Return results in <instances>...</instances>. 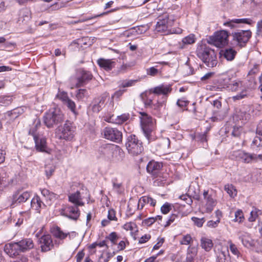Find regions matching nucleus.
<instances>
[{"mask_svg":"<svg viewBox=\"0 0 262 262\" xmlns=\"http://www.w3.org/2000/svg\"><path fill=\"white\" fill-rule=\"evenodd\" d=\"M39 243L40 245L41 251L43 252L50 250L53 246L51 236L49 234L42 236L39 239Z\"/></svg>","mask_w":262,"mask_h":262,"instance_id":"obj_17","label":"nucleus"},{"mask_svg":"<svg viewBox=\"0 0 262 262\" xmlns=\"http://www.w3.org/2000/svg\"><path fill=\"white\" fill-rule=\"evenodd\" d=\"M107 217L110 221L117 220V218L115 215V211L113 209L108 210Z\"/></svg>","mask_w":262,"mask_h":262,"instance_id":"obj_62","label":"nucleus"},{"mask_svg":"<svg viewBox=\"0 0 262 262\" xmlns=\"http://www.w3.org/2000/svg\"><path fill=\"white\" fill-rule=\"evenodd\" d=\"M106 238L109 239L113 245H115L119 239V236L116 232H113L106 237Z\"/></svg>","mask_w":262,"mask_h":262,"instance_id":"obj_45","label":"nucleus"},{"mask_svg":"<svg viewBox=\"0 0 262 262\" xmlns=\"http://www.w3.org/2000/svg\"><path fill=\"white\" fill-rule=\"evenodd\" d=\"M155 30L158 32H163L164 31V18L160 17L157 22Z\"/></svg>","mask_w":262,"mask_h":262,"instance_id":"obj_43","label":"nucleus"},{"mask_svg":"<svg viewBox=\"0 0 262 262\" xmlns=\"http://www.w3.org/2000/svg\"><path fill=\"white\" fill-rule=\"evenodd\" d=\"M235 21H236V24H251L253 23L252 20L250 18L236 19Z\"/></svg>","mask_w":262,"mask_h":262,"instance_id":"obj_59","label":"nucleus"},{"mask_svg":"<svg viewBox=\"0 0 262 262\" xmlns=\"http://www.w3.org/2000/svg\"><path fill=\"white\" fill-rule=\"evenodd\" d=\"M51 232L54 236L60 239L66 238L69 234V233H64L61 229L57 226L52 228Z\"/></svg>","mask_w":262,"mask_h":262,"instance_id":"obj_29","label":"nucleus"},{"mask_svg":"<svg viewBox=\"0 0 262 262\" xmlns=\"http://www.w3.org/2000/svg\"><path fill=\"white\" fill-rule=\"evenodd\" d=\"M30 197V193L29 191H25L21 193L19 192L15 193L13 195V200L15 202L19 203L25 202Z\"/></svg>","mask_w":262,"mask_h":262,"instance_id":"obj_24","label":"nucleus"},{"mask_svg":"<svg viewBox=\"0 0 262 262\" xmlns=\"http://www.w3.org/2000/svg\"><path fill=\"white\" fill-rule=\"evenodd\" d=\"M21 15L24 17V20H25V18L29 19L31 17V12L28 9H24L21 11Z\"/></svg>","mask_w":262,"mask_h":262,"instance_id":"obj_55","label":"nucleus"},{"mask_svg":"<svg viewBox=\"0 0 262 262\" xmlns=\"http://www.w3.org/2000/svg\"><path fill=\"white\" fill-rule=\"evenodd\" d=\"M124 228L127 230L134 231L136 230V225L133 222L127 223L124 225Z\"/></svg>","mask_w":262,"mask_h":262,"instance_id":"obj_53","label":"nucleus"},{"mask_svg":"<svg viewBox=\"0 0 262 262\" xmlns=\"http://www.w3.org/2000/svg\"><path fill=\"white\" fill-rule=\"evenodd\" d=\"M45 168L46 176L48 178H49L54 172L55 167L53 166H47Z\"/></svg>","mask_w":262,"mask_h":262,"instance_id":"obj_52","label":"nucleus"},{"mask_svg":"<svg viewBox=\"0 0 262 262\" xmlns=\"http://www.w3.org/2000/svg\"><path fill=\"white\" fill-rule=\"evenodd\" d=\"M31 205L32 208L37 211H39L42 206H45V204L42 203L38 196H35L32 199Z\"/></svg>","mask_w":262,"mask_h":262,"instance_id":"obj_31","label":"nucleus"},{"mask_svg":"<svg viewBox=\"0 0 262 262\" xmlns=\"http://www.w3.org/2000/svg\"><path fill=\"white\" fill-rule=\"evenodd\" d=\"M176 255L174 254L170 253L167 255L165 260L166 262H176Z\"/></svg>","mask_w":262,"mask_h":262,"instance_id":"obj_63","label":"nucleus"},{"mask_svg":"<svg viewBox=\"0 0 262 262\" xmlns=\"http://www.w3.org/2000/svg\"><path fill=\"white\" fill-rule=\"evenodd\" d=\"M97 63L100 68L107 71L112 70L115 68L116 64V61L113 59H104L102 58L97 60Z\"/></svg>","mask_w":262,"mask_h":262,"instance_id":"obj_19","label":"nucleus"},{"mask_svg":"<svg viewBox=\"0 0 262 262\" xmlns=\"http://www.w3.org/2000/svg\"><path fill=\"white\" fill-rule=\"evenodd\" d=\"M200 245L205 251L209 252L212 249L213 244L210 238L204 236L200 239Z\"/></svg>","mask_w":262,"mask_h":262,"instance_id":"obj_23","label":"nucleus"},{"mask_svg":"<svg viewBox=\"0 0 262 262\" xmlns=\"http://www.w3.org/2000/svg\"><path fill=\"white\" fill-rule=\"evenodd\" d=\"M174 210V206L172 204L165 203V214L169 213L170 211Z\"/></svg>","mask_w":262,"mask_h":262,"instance_id":"obj_57","label":"nucleus"},{"mask_svg":"<svg viewBox=\"0 0 262 262\" xmlns=\"http://www.w3.org/2000/svg\"><path fill=\"white\" fill-rule=\"evenodd\" d=\"M193 242L191 236L189 234L184 235L181 240V244L182 245H188Z\"/></svg>","mask_w":262,"mask_h":262,"instance_id":"obj_47","label":"nucleus"},{"mask_svg":"<svg viewBox=\"0 0 262 262\" xmlns=\"http://www.w3.org/2000/svg\"><path fill=\"white\" fill-rule=\"evenodd\" d=\"M149 94H154L156 95H164V86L163 85L155 87L151 89L148 91Z\"/></svg>","mask_w":262,"mask_h":262,"instance_id":"obj_35","label":"nucleus"},{"mask_svg":"<svg viewBox=\"0 0 262 262\" xmlns=\"http://www.w3.org/2000/svg\"><path fill=\"white\" fill-rule=\"evenodd\" d=\"M262 146V136H256L253 140L251 146L253 149Z\"/></svg>","mask_w":262,"mask_h":262,"instance_id":"obj_41","label":"nucleus"},{"mask_svg":"<svg viewBox=\"0 0 262 262\" xmlns=\"http://www.w3.org/2000/svg\"><path fill=\"white\" fill-rule=\"evenodd\" d=\"M176 262H188L186 256L184 255H182L180 253H178L176 255Z\"/></svg>","mask_w":262,"mask_h":262,"instance_id":"obj_61","label":"nucleus"},{"mask_svg":"<svg viewBox=\"0 0 262 262\" xmlns=\"http://www.w3.org/2000/svg\"><path fill=\"white\" fill-rule=\"evenodd\" d=\"M256 34L258 35H262V20L258 21L257 24Z\"/></svg>","mask_w":262,"mask_h":262,"instance_id":"obj_64","label":"nucleus"},{"mask_svg":"<svg viewBox=\"0 0 262 262\" xmlns=\"http://www.w3.org/2000/svg\"><path fill=\"white\" fill-rule=\"evenodd\" d=\"M29 133L33 136L35 143V148L37 151L48 154L50 153L51 149L48 147L46 139L45 137L36 135L33 130H31Z\"/></svg>","mask_w":262,"mask_h":262,"instance_id":"obj_11","label":"nucleus"},{"mask_svg":"<svg viewBox=\"0 0 262 262\" xmlns=\"http://www.w3.org/2000/svg\"><path fill=\"white\" fill-rule=\"evenodd\" d=\"M228 37L229 34L227 31L221 30L215 32L213 35L210 36L208 39V42L216 47L221 48L227 45Z\"/></svg>","mask_w":262,"mask_h":262,"instance_id":"obj_6","label":"nucleus"},{"mask_svg":"<svg viewBox=\"0 0 262 262\" xmlns=\"http://www.w3.org/2000/svg\"><path fill=\"white\" fill-rule=\"evenodd\" d=\"M198 248L195 246H189L187 249L186 257L188 262H193L194 258L196 256Z\"/></svg>","mask_w":262,"mask_h":262,"instance_id":"obj_26","label":"nucleus"},{"mask_svg":"<svg viewBox=\"0 0 262 262\" xmlns=\"http://www.w3.org/2000/svg\"><path fill=\"white\" fill-rule=\"evenodd\" d=\"M112 183L113 186V189L118 193H120V188L122 186V184L117 182V179H114L112 180Z\"/></svg>","mask_w":262,"mask_h":262,"instance_id":"obj_51","label":"nucleus"},{"mask_svg":"<svg viewBox=\"0 0 262 262\" xmlns=\"http://www.w3.org/2000/svg\"><path fill=\"white\" fill-rule=\"evenodd\" d=\"M204 202L202 210L204 213H210L217 204L215 192L212 190H204L203 192Z\"/></svg>","mask_w":262,"mask_h":262,"instance_id":"obj_5","label":"nucleus"},{"mask_svg":"<svg viewBox=\"0 0 262 262\" xmlns=\"http://www.w3.org/2000/svg\"><path fill=\"white\" fill-rule=\"evenodd\" d=\"M130 116L129 114H123L116 117L112 115L110 118L104 119V120L108 122L115 123L116 124H121L127 122L129 119Z\"/></svg>","mask_w":262,"mask_h":262,"instance_id":"obj_20","label":"nucleus"},{"mask_svg":"<svg viewBox=\"0 0 262 262\" xmlns=\"http://www.w3.org/2000/svg\"><path fill=\"white\" fill-rule=\"evenodd\" d=\"M163 163L162 162H158L155 161H150L146 166L147 171L150 173L155 178H162Z\"/></svg>","mask_w":262,"mask_h":262,"instance_id":"obj_12","label":"nucleus"},{"mask_svg":"<svg viewBox=\"0 0 262 262\" xmlns=\"http://www.w3.org/2000/svg\"><path fill=\"white\" fill-rule=\"evenodd\" d=\"M231 157L233 159L245 163L262 161V154H250L242 150L233 151Z\"/></svg>","mask_w":262,"mask_h":262,"instance_id":"obj_4","label":"nucleus"},{"mask_svg":"<svg viewBox=\"0 0 262 262\" xmlns=\"http://www.w3.org/2000/svg\"><path fill=\"white\" fill-rule=\"evenodd\" d=\"M261 212L260 210L254 208L250 212V216L248 218V221L250 222H254L258 216L261 215Z\"/></svg>","mask_w":262,"mask_h":262,"instance_id":"obj_36","label":"nucleus"},{"mask_svg":"<svg viewBox=\"0 0 262 262\" xmlns=\"http://www.w3.org/2000/svg\"><path fill=\"white\" fill-rule=\"evenodd\" d=\"M81 199L80 193L78 191L69 196V201L77 206L83 205L84 203L80 201Z\"/></svg>","mask_w":262,"mask_h":262,"instance_id":"obj_28","label":"nucleus"},{"mask_svg":"<svg viewBox=\"0 0 262 262\" xmlns=\"http://www.w3.org/2000/svg\"><path fill=\"white\" fill-rule=\"evenodd\" d=\"M191 220L193 221L194 224L198 227H202L205 222L204 217L198 218L196 217H192Z\"/></svg>","mask_w":262,"mask_h":262,"instance_id":"obj_44","label":"nucleus"},{"mask_svg":"<svg viewBox=\"0 0 262 262\" xmlns=\"http://www.w3.org/2000/svg\"><path fill=\"white\" fill-rule=\"evenodd\" d=\"M228 88L231 91L237 93L232 98L234 101L247 98L251 95V89L247 87L241 81H233L228 85Z\"/></svg>","mask_w":262,"mask_h":262,"instance_id":"obj_3","label":"nucleus"},{"mask_svg":"<svg viewBox=\"0 0 262 262\" xmlns=\"http://www.w3.org/2000/svg\"><path fill=\"white\" fill-rule=\"evenodd\" d=\"M88 95V92L85 89H79L76 94V97L78 100H82Z\"/></svg>","mask_w":262,"mask_h":262,"instance_id":"obj_42","label":"nucleus"},{"mask_svg":"<svg viewBox=\"0 0 262 262\" xmlns=\"http://www.w3.org/2000/svg\"><path fill=\"white\" fill-rule=\"evenodd\" d=\"M177 215L176 214L172 213L168 218L167 221L166 222V224H165V227L169 226L171 225L172 223H173L175 220L177 219Z\"/></svg>","mask_w":262,"mask_h":262,"instance_id":"obj_58","label":"nucleus"},{"mask_svg":"<svg viewBox=\"0 0 262 262\" xmlns=\"http://www.w3.org/2000/svg\"><path fill=\"white\" fill-rule=\"evenodd\" d=\"M66 105L71 112L75 114L76 113V104L70 98L63 103Z\"/></svg>","mask_w":262,"mask_h":262,"instance_id":"obj_40","label":"nucleus"},{"mask_svg":"<svg viewBox=\"0 0 262 262\" xmlns=\"http://www.w3.org/2000/svg\"><path fill=\"white\" fill-rule=\"evenodd\" d=\"M42 195L45 198L47 201V203L48 205H50V202L54 201L56 200L58 198V195L52 192H50L47 189H43L41 190Z\"/></svg>","mask_w":262,"mask_h":262,"instance_id":"obj_25","label":"nucleus"},{"mask_svg":"<svg viewBox=\"0 0 262 262\" xmlns=\"http://www.w3.org/2000/svg\"><path fill=\"white\" fill-rule=\"evenodd\" d=\"M238 117L242 122L245 123L250 118V115L245 111H241L238 115Z\"/></svg>","mask_w":262,"mask_h":262,"instance_id":"obj_49","label":"nucleus"},{"mask_svg":"<svg viewBox=\"0 0 262 262\" xmlns=\"http://www.w3.org/2000/svg\"><path fill=\"white\" fill-rule=\"evenodd\" d=\"M224 190L231 198H234L237 195V190L232 184H228L225 185Z\"/></svg>","mask_w":262,"mask_h":262,"instance_id":"obj_32","label":"nucleus"},{"mask_svg":"<svg viewBox=\"0 0 262 262\" xmlns=\"http://www.w3.org/2000/svg\"><path fill=\"white\" fill-rule=\"evenodd\" d=\"M220 222V219H217L216 221L210 220L207 222V226L209 228H214L217 227L219 223Z\"/></svg>","mask_w":262,"mask_h":262,"instance_id":"obj_54","label":"nucleus"},{"mask_svg":"<svg viewBox=\"0 0 262 262\" xmlns=\"http://www.w3.org/2000/svg\"><path fill=\"white\" fill-rule=\"evenodd\" d=\"M124 92V90H119L116 91L114 94V95H112V100L110 101V104H109V107H110V111H114L115 110L114 102V101H113V99L114 98H119L120 96H121L122 95V94H123Z\"/></svg>","mask_w":262,"mask_h":262,"instance_id":"obj_33","label":"nucleus"},{"mask_svg":"<svg viewBox=\"0 0 262 262\" xmlns=\"http://www.w3.org/2000/svg\"><path fill=\"white\" fill-rule=\"evenodd\" d=\"M100 152L105 157L110 158L112 154L115 153H118L120 156V159L122 160L124 154L120 149H114V146L111 144H105L101 146L100 148Z\"/></svg>","mask_w":262,"mask_h":262,"instance_id":"obj_16","label":"nucleus"},{"mask_svg":"<svg viewBox=\"0 0 262 262\" xmlns=\"http://www.w3.org/2000/svg\"><path fill=\"white\" fill-rule=\"evenodd\" d=\"M60 213L71 220H77L80 215V211L77 206H67L61 209Z\"/></svg>","mask_w":262,"mask_h":262,"instance_id":"obj_14","label":"nucleus"},{"mask_svg":"<svg viewBox=\"0 0 262 262\" xmlns=\"http://www.w3.org/2000/svg\"><path fill=\"white\" fill-rule=\"evenodd\" d=\"M156 203V201L152 198L147 196H144L141 198L139 200L138 208H139L140 205H141V208H142L145 204H149L150 205L154 206H155Z\"/></svg>","mask_w":262,"mask_h":262,"instance_id":"obj_30","label":"nucleus"},{"mask_svg":"<svg viewBox=\"0 0 262 262\" xmlns=\"http://www.w3.org/2000/svg\"><path fill=\"white\" fill-rule=\"evenodd\" d=\"M251 36V32L249 30L241 31L233 34V40L236 41V45L244 46Z\"/></svg>","mask_w":262,"mask_h":262,"instance_id":"obj_13","label":"nucleus"},{"mask_svg":"<svg viewBox=\"0 0 262 262\" xmlns=\"http://www.w3.org/2000/svg\"><path fill=\"white\" fill-rule=\"evenodd\" d=\"M239 239L241 241L243 245L247 248H250L253 245V241L250 236V234L247 232H244L239 231L238 232Z\"/></svg>","mask_w":262,"mask_h":262,"instance_id":"obj_21","label":"nucleus"},{"mask_svg":"<svg viewBox=\"0 0 262 262\" xmlns=\"http://www.w3.org/2000/svg\"><path fill=\"white\" fill-rule=\"evenodd\" d=\"M63 120V114L58 107L50 109L43 116L44 124L48 128L53 127L55 125L61 123Z\"/></svg>","mask_w":262,"mask_h":262,"instance_id":"obj_2","label":"nucleus"},{"mask_svg":"<svg viewBox=\"0 0 262 262\" xmlns=\"http://www.w3.org/2000/svg\"><path fill=\"white\" fill-rule=\"evenodd\" d=\"M56 135L59 139L71 140L75 136V128L69 121H66L63 126L56 129Z\"/></svg>","mask_w":262,"mask_h":262,"instance_id":"obj_7","label":"nucleus"},{"mask_svg":"<svg viewBox=\"0 0 262 262\" xmlns=\"http://www.w3.org/2000/svg\"><path fill=\"white\" fill-rule=\"evenodd\" d=\"M92 77L90 72L82 71L80 72V75L77 77L71 78V82L73 86L78 88L82 85L86 81L91 80Z\"/></svg>","mask_w":262,"mask_h":262,"instance_id":"obj_15","label":"nucleus"},{"mask_svg":"<svg viewBox=\"0 0 262 262\" xmlns=\"http://www.w3.org/2000/svg\"><path fill=\"white\" fill-rule=\"evenodd\" d=\"M140 122L142 130L146 136L148 137L153 129V121L152 118L146 113L140 112Z\"/></svg>","mask_w":262,"mask_h":262,"instance_id":"obj_9","label":"nucleus"},{"mask_svg":"<svg viewBox=\"0 0 262 262\" xmlns=\"http://www.w3.org/2000/svg\"><path fill=\"white\" fill-rule=\"evenodd\" d=\"M56 97L60 100L62 103H64V102L69 98L68 93L64 91L60 90L59 89H58V92Z\"/></svg>","mask_w":262,"mask_h":262,"instance_id":"obj_34","label":"nucleus"},{"mask_svg":"<svg viewBox=\"0 0 262 262\" xmlns=\"http://www.w3.org/2000/svg\"><path fill=\"white\" fill-rule=\"evenodd\" d=\"M160 72L159 69H157V66L151 67L146 70V73L148 75L155 76L158 75Z\"/></svg>","mask_w":262,"mask_h":262,"instance_id":"obj_46","label":"nucleus"},{"mask_svg":"<svg viewBox=\"0 0 262 262\" xmlns=\"http://www.w3.org/2000/svg\"><path fill=\"white\" fill-rule=\"evenodd\" d=\"M229 244V248H230V251L231 252V253L236 256H238L239 255V252L238 251V250L237 249L236 246H235V245H234V244H233L231 241H229L228 242Z\"/></svg>","mask_w":262,"mask_h":262,"instance_id":"obj_48","label":"nucleus"},{"mask_svg":"<svg viewBox=\"0 0 262 262\" xmlns=\"http://www.w3.org/2000/svg\"><path fill=\"white\" fill-rule=\"evenodd\" d=\"M195 41V36L192 34L188 35L182 39V42L184 45H191L194 43Z\"/></svg>","mask_w":262,"mask_h":262,"instance_id":"obj_38","label":"nucleus"},{"mask_svg":"<svg viewBox=\"0 0 262 262\" xmlns=\"http://www.w3.org/2000/svg\"><path fill=\"white\" fill-rule=\"evenodd\" d=\"M5 251L10 256L15 257L21 252L20 246L18 245L17 242L11 243L6 246Z\"/></svg>","mask_w":262,"mask_h":262,"instance_id":"obj_18","label":"nucleus"},{"mask_svg":"<svg viewBox=\"0 0 262 262\" xmlns=\"http://www.w3.org/2000/svg\"><path fill=\"white\" fill-rule=\"evenodd\" d=\"M220 54L227 60L231 61L234 58L236 52L232 48H229L225 50H222Z\"/></svg>","mask_w":262,"mask_h":262,"instance_id":"obj_27","label":"nucleus"},{"mask_svg":"<svg viewBox=\"0 0 262 262\" xmlns=\"http://www.w3.org/2000/svg\"><path fill=\"white\" fill-rule=\"evenodd\" d=\"M136 82L137 80H129L127 81H124L121 83V86L122 88L131 86L133 85Z\"/></svg>","mask_w":262,"mask_h":262,"instance_id":"obj_56","label":"nucleus"},{"mask_svg":"<svg viewBox=\"0 0 262 262\" xmlns=\"http://www.w3.org/2000/svg\"><path fill=\"white\" fill-rule=\"evenodd\" d=\"M126 146L128 152L133 155H139L143 150L142 143L135 135H130L128 137Z\"/></svg>","mask_w":262,"mask_h":262,"instance_id":"obj_8","label":"nucleus"},{"mask_svg":"<svg viewBox=\"0 0 262 262\" xmlns=\"http://www.w3.org/2000/svg\"><path fill=\"white\" fill-rule=\"evenodd\" d=\"M23 252L29 250L34 247L33 241L31 238H25L17 242Z\"/></svg>","mask_w":262,"mask_h":262,"instance_id":"obj_22","label":"nucleus"},{"mask_svg":"<svg viewBox=\"0 0 262 262\" xmlns=\"http://www.w3.org/2000/svg\"><path fill=\"white\" fill-rule=\"evenodd\" d=\"M244 220V216L243 211L238 209L235 212V218L233 221L235 222H238L241 223Z\"/></svg>","mask_w":262,"mask_h":262,"instance_id":"obj_39","label":"nucleus"},{"mask_svg":"<svg viewBox=\"0 0 262 262\" xmlns=\"http://www.w3.org/2000/svg\"><path fill=\"white\" fill-rule=\"evenodd\" d=\"M11 103V98L8 96L0 97V104L1 105H8Z\"/></svg>","mask_w":262,"mask_h":262,"instance_id":"obj_50","label":"nucleus"},{"mask_svg":"<svg viewBox=\"0 0 262 262\" xmlns=\"http://www.w3.org/2000/svg\"><path fill=\"white\" fill-rule=\"evenodd\" d=\"M198 57L208 67L213 68L217 63L215 51L205 43L199 44L196 51Z\"/></svg>","mask_w":262,"mask_h":262,"instance_id":"obj_1","label":"nucleus"},{"mask_svg":"<svg viewBox=\"0 0 262 262\" xmlns=\"http://www.w3.org/2000/svg\"><path fill=\"white\" fill-rule=\"evenodd\" d=\"M105 99L106 97L105 96L98 97L95 99V103H98V104L101 106V107L102 108L104 104Z\"/></svg>","mask_w":262,"mask_h":262,"instance_id":"obj_60","label":"nucleus"},{"mask_svg":"<svg viewBox=\"0 0 262 262\" xmlns=\"http://www.w3.org/2000/svg\"><path fill=\"white\" fill-rule=\"evenodd\" d=\"M104 138L116 143L122 141V133L116 128L111 127H105L102 132Z\"/></svg>","mask_w":262,"mask_h":262,"instance_id":"obj_10","label":"nucleus"},{"mask_svg":"<svg viewBox=\"0 0 262 262\" xmlns=\"http://www.w3.org/2000/svg\"><path fill=\"white\" fill-rule=\"evenodd\" d=\"M150 94H149L148 92L146 91L144 93L141 94L143 101L146 107L150 106L152 103V99L149 98Z\"/></svg>","mask_w":262,"mask_h":262,"instance_id":"obj_37","label":"nucleus"}]
</instances>
